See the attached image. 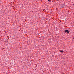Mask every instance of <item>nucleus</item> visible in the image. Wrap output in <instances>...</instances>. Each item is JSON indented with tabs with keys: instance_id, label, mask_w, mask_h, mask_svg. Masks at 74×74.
<instances>
[{
	"instance_id": "obj_3",
	"label": "nucleus",
	"mask_w": 74,
	"mask_h": 74,
	"mask_svg": "<svg viewBox=\"0 0 74 74\" xmlns=\"http://www.w3.org/2000/svg\"><path fill=\"white\" fill-rule=\"evenodd\" d=\"M50 1V0H48L49 1Z\"/></svg>"
},
{
	"instance_id": "obj_2",
	"label": "nucleus",
	"mask_w": 74,
	"mask_h": 74,
	"mask_svg": "<svg viewBox=\"0 0 74 74\" xmlns=\"http://www.w3.org/2000/svg\"><path fill=\"white\" fill-rule=\"evenodd\" d=\"M60 52H61L62 53H63V52H64V51L62 50H60Z\"/></svg>"
},
{
	"instance_id": "obj_1",
	"label": "nucleus",
	"mask_w": 74,
	"mask_h": 74,
	"mask_svg": "<svg viewBox=\"0 0 74 74\" xmlns=\"http://www.w3.org/2000/svg\"><path fill=\"white\" fill-rule=\"evenodd\" d=\"M65 33H66V32H67V33H69L70 31H68V30L66 29L65 31Z\"/></svg>"
}]
</instances>
